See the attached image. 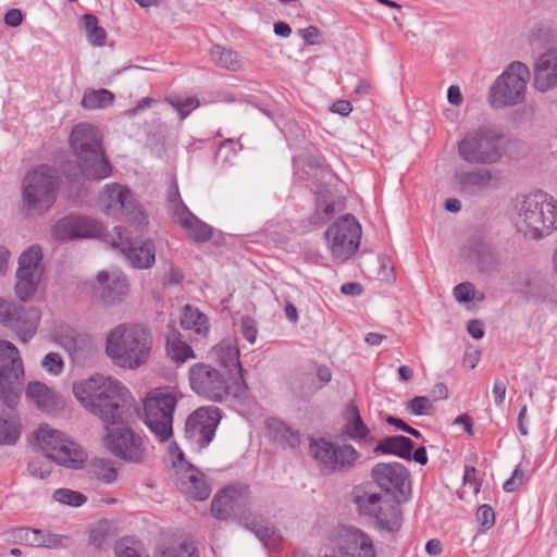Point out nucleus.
Returning <instances> with one entry per match:
<instances>
[{"instance_id":"60","label":"nucleus","mask_w":557,"mask_h":557,"mask_svg":"<svg viewBox=\"0 0 557 557\" xmlns=\"http://www.w3.org/2000/svg\"><path fill=\"white\" fill-rule=\"evenodd\" d=\"M506 384L502 380L497 379L494 382L493 386V395L495 399V404L497 406H500L504 403L505 396H506Z\"/></svg>"},{"instance_id":"2","label":"nucleus","mask_w":557,"mask_h":557,"mask_svg":"<svg viewBox=\"0 0 557 557\" xmlns=\"http://www.w3.org/2000/svg\"><path fill=\"white\" fill-rule=\"evenodd\" d=\"M99 129L90 124L76 125L70 136V146L76 157L77 165H63V174L70 181L81 176L103 180L110 176L112 166L104 154Z\"/></svg>"},{"instance_id":"34","label":"nucleus","mask_w":557,"mask_h":557,"mask_svg":"<svg viewBox=\"0 0 557 557\" xmlns=\"http://www.w3.org/2000/svg\"><path fill=\"white\" fill-rule=\"evenodd\" d=\"M374 518L381 529L389 532L396 531L400 520L399 506L395 500L386 497Z\"/></svg>"},{"instance_id":"17","label":"nucleus","mask_w":557,"mask_h":557,"mask_svg":"<svg viewBox=\"0 0 557 557\" xmlns=\"http://www.w3.org/2000/svg\"><path fill=\"white\" fill-rule=\"evenodd\" d=\"M221 420L218 407H201L190 413L185 423V437L199 448H203L213 440Z\"/></svg>"},{"instance_id":"47","label":"nucleus","mask_w":557,"mask_h":557,"mask_svg":"<svg viewBox=\"0 0 557 557\" xmlns=\"http://www.w3.org/2000/svg\"><path fill=\"white\" fill-rule=\"evenodd\" d=\"M13 539L22 544L39 547L41 530L30 528H17L12 532Z\"/></svg>"},{"instance_id":"50","label":"nucleus","mask_w":557,"mask_h":557,"mask_svg":"<svg viewBox=\"0 0 557 557\" xmlns=\"http://www.w3.org/2000/svg\"><path fill=\"white\" fill-rule=\"evenodd\" d=\"M166 101L178 112L181 120H184L193 110L199 107L200 102L195 97L186 99L166 98Z\"/></svg>"},{"instance_id":"22","label":"nucleus","mask_w":557,"mask_h":557,"mask_svg":"<svg viewBox=\"0 0 557 557\" xmlns=\"http://www.w3.org/2000/svg\"><path fill=\"white\" fill-rule=\"evenodd\" d=\"M371 476L387 494L397 492L405 495L409 488V472L400 462H380L372 468Z\"/></svg>"},{"instance_id":"30","label":"nucleus","mask_w":557,"mask_h":557,"mask_svg":"<svg viewBox=\"0 0 557 557\" xmlns=\"http://www.w3.org/2000/svg\"><path fill=\"white\" fill-rule=\"evenodd\" d=\"M468 257L483 273L496 271L499 265L498 258L492 247L484 242H474L469 248Z\"/></svg>"},{"instance_id":"38","label":"nucleus","mask_w":557,"mask_h":557,"mask_svg":"<svg viewBox=\"0 0 557 557\" xmlns=\"http://www.w3.org/2000/svg\"><path fill=\"white\" fill-rule=\"evenodd\" d=\"M168 355L175 362H185L188 359H194L196 356L193 348L184 341H182L174 332L166 339Z\"/></svg>"},{"instance_id":"45","label":"nucleus","mask_w":557,"mask_h":557,"mask_svg":"<svg viewBox=\"0 0 557 557\" xmlns=\"http://www.w3.org/2000/svg\"><path fill=\"white\" fill-rule=\"evenodd\" d=\"M72 545V539L64 534H54L49 531H41V539L39 540V547L49 549L67 548Z\"/></svg>"},{"instance_id":"28","label":"nucleus","mask_w":557,"mask_h":557,"mask_svg":"<svg viewBox=\"0 0 557 557\" xmlns=\"http://www.w3.org/2000/svg\"><path fill=\"white\" fill-rule=\"evenodd\" d=\"M0 445H13L21 435V422L15 411L16 405L1 403Z\"/></svg>"},{"instance_id":"33","label":"nucleus","mask_w":557,"mask_h":557,"mask_svg":"<svg viewBox=\"0 0 557 557\" xmlns=\"http://www.w3.org/2000/svg\"><path fill=\"white\" fill-rule=\"evenodd\" d=\"M125 257L134 268L148 269L156 260V247L150 239H136L132 246V251L126 253Z\"/></svg>"},{"instance_id":"11","label":"nucleus","mask_w":557,"mask_h":557,"mask_svg":"<svg viewBox=\"0 0 557 557\" xmlns=\"http://www.w3.org/2000/svg\"><path fill=\"white\" fill-rule=\"evenodd\" d=\"M58 172L49 165H40L27 173L23 182V199L37 211L48 210L57 199Z\"/></svg>"},{"instance_id":"55","label":"nucleus","mask_w":557,"mask_h":557,"mask_svg":"<svg viewBox=\"0 0 557 557\" xmlns=\"http://www.w3.org/2000/svg\"><path fill=\"white\" fill-rule=\"evenodd\" d=\"M242 334L251 344L257 339L258 327L257 322L249 315H245L240 320Z\"/></svg>"},{"instance_id":"10","label":"nucleus","mask_w":557,"mask_h":557,"mask_svg":"<svg viewBox=\"0 0 557 557\" xmlns=\"http://www.w3.org/2000/svg\"><path fill=\"white\" fill-rule=\"evenodd\" d=\"M530 75V70L524 63L512 62L491 86L490 104L500 109L522 102Z\"/></svg>"},{"instance_id":"57","label":"nucleus","mask_w":557,"mask_h":557,"mask_svg":"<svg viewBox=\"0 0 557 557\" xmlns=\"http://www.w3.org/2000/svg\"><path fill=\"white\" fill-rule=\"evenodd\" d=\"M247 528L262 541L269 539L273 534V530L270 527L261 525L256 520L247 523Z\"/></svg>"},{"instance_id":"42","label":"nucleus","mask_w":557,"mask_h":557,"mask_svg":"<svg viewBox=\"0 0 557 557\" xmlns=\"http://www.w3.org/2000/svg\"><path fill=\"white\" fill-rule=\"evenodd\" d=\"M26 395L42 409H47L51 404V392L48 386L41 382H30L26 388Z\"/></svg>"},{"instance_id":"12","label":"nucleus","mask_w":557,"mask_h":557,"mask_svg":"<svg viewBox=\"0 0 557 557\" xmlns=\"http://www.w3.org/2000/svg\"><path fill=\"white\" fill-rule=\"evenodd\" d=\"M24 375L18 349L8 341H0V403L17 405L20 381Z\"/></svg>"},{"instance_id":"43","label":"nucleus","mask_w":557,"mask_h":557,"mask_svg":"<svg viewBox=\"0 0 557 557\" xmlns=\"http://www.w3.org/2000/svg\"><path fill=\"white\" fill-rule=\"evenodd\" d=\"M110 237L112 246L119 249L124 256L132 251V246L136 242V239L131 236V232L122 226H115Z\"/></svg>"},{"instance_id":"5","label":"nucleus","mask_w":557,"mask_h":557,"mask_svg":"<svg viewBox=\"0 0 557 557\" xmlns=\"http://www.w3.org/2000/svg\"><path fill=\"white\" fill-rule=\"evenodd\" d=\"M502 141V134L480 126L467 132L458 141V156L468 164L492 166L498 164L505 156L506 149Z\"/></svg>"},{"instance_id":"31","label":"nucleus","mask_w":557,"mask_h":557,"mask_svg":"<svg viewBox=\"0 0 557 557\" xmlns=\"http://www.w3.org/2000/svg\"><path fill=\"white\" fill-rule=\"evenodd\" d=\"M413 442L404 435L387 436L381 440L374 447L373 453L384 455H395L399 458L411 460V450Z\"/></svg>"},{"instance_id":"46","label":"nucleus","mask_w":557,"mask_h":557,"mask_svg":"<svg viewBox=\"0 0 557 557\" xmlns=\"http://www.w3.org/2000/svg\"><path fill=\"white\" fill-rule=\"evenodd\" d=\"M52 461L53 460L51 458H48L45 455L38 456L28 461L27 469L33 478L44 480L51 473Z\"/></svg>"},{"instance_id":"44","label":"nucleus","mask_w":557,"mask_h":557,"mask_svg":"<svg viewBox=\"0 0 557 557\" xmlns=\"http://www.w3.org/2000/svg\"><path fill=\"white\" fill-rule=\"evenodd\" d=\"M52 498L60 504L69 505L72 507H79L87 500V497L83 493L70 488L55 490L53 492Z\"/></svg>"},{"instance_id":"64","label":"nucleus","mask_w":557,"mask_h":557,"mask_svg":"<svg viewBox=\"0 0 557 557\" xmlns=\"http://www.w3.org/2000/svg\"><path fill=\"white\" fill-rule=\"evenodd\" d=\"M183 280V273L177 268H171L169 272L164 275V284L173 286L177 285Z\"/></svg>"},{"instance_id":"14","label":"nucleus","mask_w":557,"mask_h":557,"mask_svg":"<svg viewBox=\"0 0 557 557\" xmlns=\"http://www.w3.org/2000/svg\"><path fill=\"white\" fill-rule=\"evenodd\" d=\"M99 201L109 215H121L128 222L137 224L146 220L141 206L135 200L131 190L121 184H107L100 194Z\"/></svg>"},{"instance_id":"56","label":"nucleus","mask_w":557,"mask_h":557,"mask_svg":"<svg viewBox=\"0 0 557 557\" xmlns=\"http://www.w3.org/2000/svg\"><path fill=\"white\" fill-rule=\"evenodd\" d=\"M385 421L389 425L396 426L397 429H399V430L410 434L413 437H417V438L421 437L420 431H418V430L413 429L412 426L408 425L405 421H403L399 418H396V417H393V416H387L385 418Z\"/></svg>"},{"instance_id":"4","label":"nucleus","mask_w":557,"mask_h":557,"mask_svg":"<svg viewBox=\"0 0 557 557\" xmlns=\"http://www.w3.org/2000/svg\"><path fill=\"white\" fill-rule=\"evenodd\" d=\"M518 232L539 238L557 230V200L542 190L523 196L515 206Z\"/></svg>"},{"instance_id":"54","label":"nucleus","mask_w":557,"mask_h":557,"mask_svg":"<svg viewBox=\"0 0 557 557\" xmlns=\"http://www.w3.org/2000/svg\"><path fill=\"white\" fill-rule=\"evenodd\" d=\"M476 520L484 530L491 529L495 523V512L490 505H481L476 510Z\"/></svg>"},{"instance_id":"51","label":"nucleus","mask_w":557,"mask_h":557,"mask_svg":"<svg viewBox=\"0 0 557 557\" xmlns=\"http://www.w3.org/2000/svg\"><path fill=\"white\" fill-rule=\"evenodd\" d=\"M41 367L52 375H59L62 373L64 369V362L60 354L58 352H49L47 354L42 361Z\"/></svg>"},{"instance_id":"32","label":"nucleus","mask_w":557,"mask_h":557,"mask_svg":"<svg viewBox=\"0 0 557 557\" xmlns=\"http://www.w3.org/2000/svg\"><path fill=\"white\" fill-rule=\"evenodd\" d=\"M267 429L271 440L280 443L283 446L295 448L300 444V434L285 422L276 418L267 420Z\"/></svg>"},{"instance_id":"36","label":"nucleus","mask_w":557,"mask_h":557,"mask_svg":"<svg viewBox=\"0 0 557 557\" xmlns=\"http://www.w3.org/2000/svg\"><path fill=\"white\" fill-rule=\"evenodd\" d=\"M210 54L216 65L220 67L238 71L242 69V60L239 54L231 49H226L221 45H214L210 49Z\"/></svg>"},{"instance_id":"21","label":"nucleus","mask_w":557,"mask_h":557,"mask_svg":"<svg viewBox=\"0 0 557 557\" xmlns=\"http://www.w3.org/2000/svg\"><path fill=\"white\" fill-rule=\"evenodd\" d=\"M102 233V226L94 219L81 215H67L55 223L52 236L65 242L75 238H92Z\"/></svg>"},{"instance_id":"29","label":"nucleus","mask_w":557,"mask_h":557,"mask_svg":"<svg viewBox=\"0 0 557 557\" xmlns=\"http://www.w3.org/2000/svg\"><path fill=\"white\" fill-rule=\"evenodd\" d=\"M240 493L237 488L228 486L216 494L211 503V512L219 520H227L238 507Z\"/></svg>"},{"instance_id":"1","label":"nucleus","mask_w":557,"mask_h":557,"mask_svg":"<svg viewBox=\"0 0 557 557\" xmlns=\"http://www.w3.org/2000/svg\"><path fill=\"white\" fill-rule=\"evenodd\" d=\"M77 400L98 416L108 431L106 447L115 457L133 463H141L148 455L144 437L128 426L110 428L127 421L132 407L128 389L117 380L96 374L74 383Z\"/></svg>"},{"instance_id":"48","label":"nucleus","mask_w":557,"mask_h":557,"mask_svg":"<svg viewBox=\"0 0 557 557\" xmlns=\"http://www.w3.org/2000/svg\"><path fill=\"white\" fill-rule=\"evenodd\" d=\"M94 475L103 483H112L116 480V470L110 460H98L94 465Z\"/></svg>"},{"instance_id":"7","label":"nucleus","mask_w":557,"mask_h":557,"mask_svg":"<svg viewBox=\"0 0 557 557\" xmlns=\"http://www.w3.org/2000/svg\"><path fill=\"white\" fill-rule=\"evenodd\" d=\"M33 436L35 445L53 462L72 469H78L84 463L85 453L64 433L42 424L34 431Z\"/></svg>"},{"instance_id":"24","label":"nucleus","mask_w":557,"mask_h":557,"mask_svg":"<svg viewBox=\"0 0 557 557\" xmlns=\"http://www.w3.org/2000/svg\"><path fill=\"white\" fill-rule=\"evenodd\" d=\"M533 86L541 92L557 89V49H549L535 60Z\"/></svg>"},{"instance_id":"23","label":"nucleus","mask_w":557,"mask_h":557,"mask_svg":"<svg viewBox=\"0 0 557 557\" xmlns=\"http://www.w3.org/2000/svg\"><path fill=\"white\" fill-rule=\"evenodd\" d=\"M177 470V484L181 490L190 497L205 500L211 493L210 485L205 479V474L185 460L184 454L180 451L178 461L174 462Z\"/></svg>"},{"instance_id":"49","label":"nucleus","mask_w":557,"mask_h":557,"mask_svg":"<svg viewBox=\"0 0 557 557\" xmlns=\"http://www.w3.org/2000/svg\"><path fill=\"white\" fill-rule=\"evenodd\" d=\"M406 410L416 416H430L434 407L428 397L416 396L407 403Z\"/></svg>"},{"instance_id":"8","label":"nucleus","mask_w":557,"mask_h":557,"mask_svg":"<svg viewBox=\"0 0 557 557\" xmlns=\"http://www.w3.org/2000/svg\"><path fill=\"white\" fill-rule=\"evenodd\" d=\"M190 388L200 397L214 403H222L230 395L235 397L233 377L215 366L198 362L188 371Z\"/></svg>"},{"instance_id":"40","label":"nucleus","mask_w":557,"mask_h":557,"mask_svg":"<svg viewBox=\"0 0 557 557\" xmlns=\"http://www.w3.org/2000/svg\"><path fill=\"white\" fill-rule=\"evenodd\" d=\"M114 95L108 89L87 90L82 99V107L88 110L101 109L110 106Z\"/></svg>"},{"instance_id":"19","label":"nucleus","mask_w":557,"mask_h":557,"mask_svg":"<svg viewBox=\"0 0 557 557\" xmlns=\"http://www.w3.org/2000/svg\"><path fill=\"white\" fill-rule=\"evenodd\" d=\"M128 290L129 285L123 273L116 271H100L97 274L94 295L103 306L121 304L127 296Z\"/></svg>"},{"instance_id":"27","label":"nucleus","mask_w":557,"mask_h":557,"mask_svg":"<svg viewBox=\"0 0 557 557\" xmlns=\"http://www.w3.org/2000/svg\"><path fill=\"white\" fill-rule=\"evenodd\" d=\"M345 423L342 429V436L355 442H372L370 429L363 422L356 404L349 403L345 410Z\"/></svg>"},{"instance_id":"53","label":"nucleus","mask_w":557,"mask_h":557,"mask_svg":"<svg viewBox=\"0 0 557 557\" xmlns=\"http://www.w3.org/2000/svg\"><path fill=\"white\" fill-rule=\"evenodd\" d=\"M162 557H199L197 549L191 544H182L177 547H168L162 552Z\"/></svg>"},{"instance_id":"16","label":"nucleus","mask_w":557,"mask_h":557,"mask_svg":"<svg viewBox=\"0 0 557 557\" xmlns=\"http://www.w3.org/2000/svg\"><path fill=\"white\" fill-rule=\"evenodd\" d=\"M39 319L35 308L0 298V323L14 332L23 343L36 334Z\"/></svg>"},{"instance_id":"3","label":"nucleus","mask_w":557,"mask_h":557,"mask_svg":"<svg viewBox=\"0 0 557 557\" xmlns=\"http://www.w3.org/2000/svg\"><path fill=\"white\" fill-rule=\"evenodd\" d=\"M152 348V335L143 325L120 324L106 338V354L116 367L135 370L145 364Z\"/></svg>"},{"instance_id":"15","label":"nucleus","mask_w":557,"mask_h":557,"mask_svg":"<svg viewBox=\"0 0 557 557\" xmlns=\"http://www.w3.org/2000/svg\"><path fill=\"white\" fill-rule=\"evenodd\" d=\"M41 261V249L37 245L30 246L20 256L15 293L21 301H27L35 295L44 271Z\"/></svg>"},{"instance_id":"20","label":"nucleus","mask_w":557,"mask_h":557,"mask_svg":"<svg viewBox=\"0 0 557 557\" xmlns=\"http://www.w3.org/2000/svg\"><path fill=\"white\" fill-rule=\"evenodd\" d=\"M212 356L218 368L233 377L235 385V397H240L247 386L243 376V368L239 361V350L231 342H221L212 349Z\"/></svg>"},{"instance_id":"35","label":"nucleus","mask_w":557,"mask_h":557,"mask_svg":"<svg viewBox=\"0 0 557 557\" xmlns=\"http://www.w3.org/2000/svg\"><path fill=\"white\" fill-rule=\"evenodd\" d=\"M527 294L535 301L556 302L557 289L544 277H533L527 284Z\"/></svg>"},{"instance_id":"62","label":"nucleus","mask_w":557,"mask_h":557,"mask_svg":"<svg viewBox=\"0 0 557 557\" xmlns=\"http://www.w3.org/2000/svg\"><path fill=\"white\" fill-rule=\"evenodd\" d=\"M467 331L475 339H481L484 336L483 323L479 320L469 321Z\"/></svg>"},{"instance_id":"61","label":"nucleus","mask_w":557,"mask_h":557,"mask_svg":"<svg viewBox=\"0 0 557 557\" xmlns=\"http://www.w3.org/2000/svg\"><path fill=\"white\" fill-rule=\"evenodd\" d=\"M22 21H23V15L18 9H10L4 14V23L8 26L16 27V26L21 25Z\"/></svg>"},{"instance_id":"63","label":"nucleus","mask_w":557,"mask_h":557,"mask_svg":"<svg viewBox=\"0 0 557 557\" xmlns=\"http://www.w3.org/2000/svg\"><path fill=\"white\" fill-rule=\"evenodd\" d=\"M352 110V106L347 100H337L331 106V111L343 116L348 115Z\"/></svg>"},{"instance_id":"39","label":"nucleus","mask_w":557,"mask_h":557,"mask_svg":"<svg viewBox=\"0 0 557 557\" xmlns=\"http://www.w3.org/2000/svg\"><path fill=\"white\" fill-rule=\"evenodd\" d=\"M84 28L86 30V37L90 45L95 47H102L106 45L107 32L104 28L98 25V18L94 14L83 15Z\"/></svg>"},{"instance_id":"25","label":"nucleus","mask_w":557,"mask_h":557,"mask_svg":"<svg viewBox=\"0 0 557 557\" xmlns=\"http://www.w3.org/2000/svg\"><path fill=\"white\" fill-rule=\"evenodd\" d=\"M339 552L343 557H375L371 539L360 530H346L341 535Z\"/></svg>"},{"instance_id":"59","label":"nucleus","mask_w":557,"mask_h":557,"mask_svg":"<svg viewBox=\"0 0 557 557\" xmlns=\"http://www.w3.org/2000/svg\"><path fill=\"white\" fill-rule=\"evenodd\" d=\"M298 32L308 45H315L317 38L320 36V30L315 26H308L307 28H300Z\"/></svg>"},{"instance_id":"37","label":"nucleus","mask_w":557,"mask_h":557,"mask_svg":"<svg viewBox=\"0 0 557 557\" xmlns=\"http://www.w3.org/2000/svg\"><path fill=\"white\" fill-rule=\"evenodd\" d=\"M181 325L184 330H193L197 334H206L208 332L207 317L189 305L184 307Z\"/></svg>"},{"instance_id":"6","label":"nucleus","mask_w":557,"mask_h":557,"mask_svg":"<svg viewBox=\"0 0 557 557\" xmlns=\"http://www.w3.org/2000/svg\"><path fill=\"white\" fill-rule=\"evenodd\" d=\"M309 454L329 473L347 474L361 463V453L351 444L326 438L312 440Z\"/></svg>"},{"instance_id":"18","label":"nucleus","mask_w":557,"mask_h":557,"mask_svg":"<svg viewBox=\"0 0 557 557\" xmlns=\"http://www.w3.org/2000/svg\"><path fill=\"white\" fill-rule=\"evenodd\" d=\"M497 176L488 168L460 166L455 169L451 185L461 196H478L497 186Z\"/></svg>"},{"instance_id":"52","label":"nucleus","mask_w":557,"mask_h":557,"mask_svg":"<svg viewBox=\"0 0 557 557\" xmlns=\"http://www.w3.org/2000/svg\"><path fill=\"white\" fill-rule=\"evenodd\" d=\"M453 294L458 302L467 304L475 298V287L470 282H463L454 287Z\"/></svg>"},{"instance_id":"13","label":"nucleus","mask_w":557,"mask_h":557,"mask_svg":"<svg viewBox=\"0 0 557 557\" xmlns=\"http://www.w3.org/2000/svg\"><path fill=\"white\" fill-rule=\"evenodd\" d=\"M335 259L345 261L355 255L361 237V226L354 215L339 218L325 232Z\"/></svg>"},{"instance_id":"41","label":"nucleus","mask_w":557,"mask_h":557,"mask_svg":"<svg viewBox=\"0 0 557 557\" xmlns=\"http://www.w3.org/2000/svg\"><path fill=\"white\" fill-rule=\"evenodd\" d=\"M383 498L380 494L372 493H363L362 495L355 496V503L357 504L359 510L367 516L374 517L377 513V510L381 508Z\"/></svg>"},{"instance_id":"9","label":"nucleus","mask_w":557,"mask_h":557,"mask_svg":"<svg viewBox=\"0 0 557 557\" xmlns=\"http://www.w3.org/2000/svg\"><path fill=\"white\" fill-rule=\"evenodd\" d=\"M176 403L175 395L162 388L150 392L145 398L144 422L161 443L173 436V413Z\"/></svg>"},{"instance_id":"58","label":"nucleus","mask_w":557,"mask_h":557,"mask_svg":"<svg viewBox=\"0 0 557 557\" xmlns=\"http://www.w3.org/2000/svg\"><path fill=\"white\" fill-rule=\"evenodd\" d=\"M116 557H149L147 554L143 553L140 549L132 546H122L119 545L115 548Z\"/></svg>"},{"instance_id":"26","label":"nucleus","mask_w":557,"mask_h":557,"mask_svg":"<svg viewBox=\"0 0 557 557\" xmlns=\"http://www.w3.org/2000/svg\"><path fill=\"white\" fill-rule=\"evenodd\" d=\"M175 215L177 222L194 242L205 243L212 237L211 226L195 216L183 202L176 209Z\"/></svg>"}]
</instances>
